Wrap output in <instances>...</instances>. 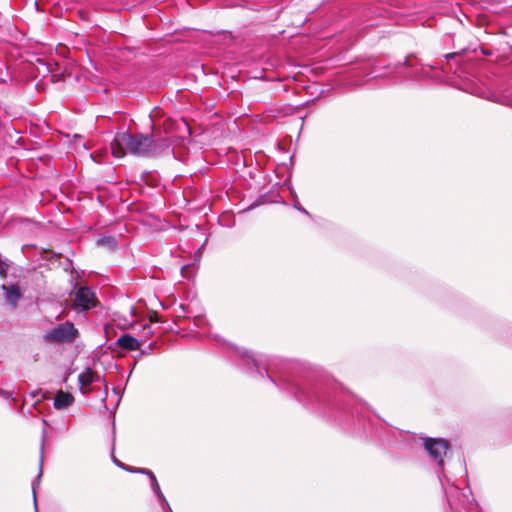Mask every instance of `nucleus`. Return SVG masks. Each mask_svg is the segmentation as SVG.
I'll list each match as a JSON object with an SVG mask.
<instances>
[{
    "label": "nucleus",
    "instance_id": "0eeeda50",
    "mask_svg": "<svg viewBox=\"0 0 512 512\" xmlns=\"http://www.w3.org/2000/svg\"><path fill=\"white\" fill-rule=\"evenodd\" d=\"M117 345L122 349L135 351L140 348L141 343L130 334H123L117 339Z\"/></svg>",
    "mask_w": 512,
    "mask_h": 512
},
{
    "label": "nucleus",
    "instance_id": "6e6552de",
    "mask_svg": "<svg viewBox=\"0 0 512 512\" xmlns=\"http://www.w3.org/2000/svg\"><path fill=\"white\" fill-rule=\"evenodd\" d=\"M73 402V395L62 390L58 391L54 397V407L58 410L69 407Z\"/></svg>",
    "mask_w": 512,
    "mask_h": 512
},
{
    "label": "nucleus",
    "instance_id": "dca6fc26",
    "mask_svg": "<svg viewBox=\"0 0 512 512\" xmlns=\"http://www.w3.org/2000/svg\"><path fill=\"white\" fill-rule=\"evenodd\" d=\"M94 382H102L105 383V379L101 377L98 373L93 371V383Z\"/></svg>",
    "mask_w": 512,
    "mask_h": 512
},
{
    "label": "nucleus",
    "instance_id": "ddd939ff",
    "mask_svg": "<svg viewBox=\"0 0 512 512\" xmlns=\"http://www.w3.org/2000/svg\"><path fill=\"white\" fill-rule=\"evenodd\" d=\"M8 264L0 258V276L5 277L8 271Z\"/></svg>",
    "mask_w": 512,
    "mask_h": 512
},
{
    "label": "nucleus",
    "instance_id": "9b49d317",
    "mask_svg": "<svg viewBox=\"0 0 512 512\" xmlns=\"http://www.w3.org/2000/svg\"><path fill=\"white\" fill-rule=\"evenodd\" d=\"M78 382L81 389L90 386L93 383V370L91 368H86L79 374Z\"/></svg>",
    "mask_w": 512,
    "mask_h": 512
},
{
    "label": "nucleus",
    "instance_id": "7ed1b4c3",
    "mask_svg": "<svg viewBox=\"0 0 512 512\" xmlns=\"http://www.w3.org/2000/svg\"><path fill=\"white\" fill-rule=\"evenodd\" d=\"M78 336V331L75 328L74 324L66 321L64 323L58 324L53 327L51 330L46 332L43 335V339L45 342L52 343H71Z\"/></svg>",
    "mask_w": 512,
    "mask_h": 512
},
{
    "label": "nucleus",
    "instance_id": "f8f14e48",
    "mask_svg": "<svg viewBox=\"0 0 512 512\" xmlns=\"http://www.w3.org/2000/svg\"><path fill=\"white\" fill-rule=\"evenodd\" d=\"M112 460L113 462L121 469L123 470H126L128 472H134V470L132 469V467L130 466H126L124 463H122L121 461H119L115 456H112Z\"/></svg>",
    "mask_w": 512,
    "mask_h": 512
},
{
    "label": "nucleus",
    "instance_id": "2eb2a0df",
    "mask_svg": "<svg viewBox=\"0 0 512 512\" xmlns=\"http://www.w3.org/2000/svg\"><path fill=\"white\" fill-rule=\"evenodd\" d=\"M0 396H3L11 401L15 400V398L13 397V394L11 392L3 390V389H0Z\"/></svg>",
    "mask_w": 512,
    "mask_h": 512
},
{
    "label": "nucleus",
    "instance_id": "20e7f679",
    "mask_svg": "<svg viewBox=\"0 0 512 512\" xmlns=\"http://www.w3.org/2000/svg\"><path fill=\"white\" fill-rule=\"evenodd\" d=\"M98 303L95 292L87 287L81 286L77 289L73 299V306L77 310L87 311Z\"/></svg>",
    "mask_w": 512,
    "mask_h": 512
},
{
    "label": "nucleus",
    "instance_id": "a211bd4d",
    "mask_svg": "<svg viewBox=\"0 0 512 512\" xmlns=\"http://www.w3.org/2000/svg\"><path fill=\"white\" fill-rule=\"evenodd\" d=\"M103 385H104L105 392H107V389H108L107 382L105 381V383H103Z\"/></svg>",
    "mask_w": 512,
    "mask_h": 512
},
{
    "label": "nucleus",
    "instance_id": "39448f33",
    "mask_svg": "<svg viewBox=\"0 0 512 512\" xmlns=\"http://www.w3.org/2000/svg\"><path fill=\"white\" fill-rule=\"evenodd\" d=\"M424 447L439 465H443V458L450 448L447 440L442 438H426L424 440Z\"/></svg>",
    "mask_w": 512,
    "mask_h": 512
},
{
    "label": "nucleus",
    "instance_id": "423d86ee",
    "mask_svg": "<svg viewBox=\"0 0 512 512\" xmlns=\"http://www.w3.org/2000/svg\"><path fill=\"white\" fill-rule=\"evenodd\" d=\"M1 290L4 292V298L5 301L12 307L16 308L18 305V301L22 297V293L20 291V288L16 284L1 285Z\"/></svg>",
    "mask_w": 512,
    "mask_h": 512
},
{
    "label": "nucleus",
    "instance_id": "9d476101",
    "mask_svg": "<svg viewBox=\"0 0 512 512\" xmlns=\"http://www.w3.org/2000/svg\"><path fill=\"white\" fill-rule=\"evenodd\" d=\"M150 480H151V489L153 490V492L157 495L162 507L165 509L167 508L168 509V512H172L168 502L166 501V498L165 496L163 495V493L161 492V489H160V486L158 484V481L155 477L154 474H151L149 476Z\"/></svg>",
    "mask_w": 512,
    "mask_h": 512
},
{
    "label": "nucleus",
    "instance_id": "f3484780",
    "mask_svg": "<svg viewBox=\"0 0 512 512\" xmlns=\"http://www.w3.org/2000/svg\"><path fill=\"white\" fill-rule=\"evenodd\" d=\"M297 210H299L300 212L306 214V215H309L308 211L306 209H304L303 207L301 206H295Z\"/></svg>",
    "mask_w": 512,
    "mask_h": 512
},
{
    "label": "nucleus",
    "instance_id": "1a4fd4ad",
    "mask_svg": "<svg viewBox=\"0 0 512 512\" xmlns=\"http://www.w3.org/2000/svg\"><path fill=\"white\" fill-rule=\"evenodd\" d=\"M45 439H46V428L44 427L42 430V438H41V447H40V462H39V474L36 478V482L32 485V491H33V498H34V505L35 509L37 510V503H36V486L39 484L41 475H42V467H43V461H44V445H45Z\"/></svg>",
    "mask_w": 512,
    "mask_h": 512
},
{
    "label": "nucleus",
    "instance_id": "6ab92c4d",
    "mask_svg": "<svg viewBox=\"0 0 512 512\" xmlns=\"http://www.w3.org/2000/svg\"><path fill=\"white\" fill-rule=\"evenodd\" d=\"M454 56H455V53H450V54L447 55L448 58H452Z\"/></svg>",
    "mask_w": 512,
    "mask_h": 512
},
{
    "label": "nucleus",
    "instance_id": "f257e3e1",
    "mask_svg": "<svg viewBox=\"0 0 512 512\" xmlns=\"http://www.w3.org/2000/svg\"><path fill=\"white\" fill-rule=\"evenodd\" d=\"M235 353L239 356L245 366H253L256 373L263 377L266 374L268 380L275 386L289 391L295 398L306 406L314 405L318 401V374L316 371L305 372L293 378L281 376L276 379L269 372L271 364L264 356H255L244 349L234 347Z\"/></svg>",
    "mask_w": 512,
    "mask_h": 512
},
{
    "label": "nucleus",
    "instance_id": "f03ea898",
    "mask_svg": "<svg viewBox=\"0 0 512 512\" xmlns=\"http://www.w3.org/2000/svg\"><path fill=\"white\" fill-rule=\"evenodd\" d=\"M112 153L121 158L127 152L140 157H157L168 153L170 141L166 137L154 139L141 133L118 132L111 142Z\"/></svg>",
    "mask_w": 512,
    "mask_h": 512
},
{
    "label": "nucleus",
    "instance_id": "aec40b11",
    "mask_svg": "<svg viewBox=\"0 0 512 512\" xmlns=\"http://www.w3.org/2000/svg\"><path fill=\"white\" fill-rule=\"evenodd\" d=\"M42 422H43L44 426L47 425V421L45 419H43Z\"/></svg>",
    "mask_w": 512,
    "mask_h": 512
},
{
    "label": "nucleus",
    "instance_id": "4468645a",
    "mask_svg": "<svg viewBox=\"0 0 512 512\" xmlns=\"http://www.w3.org/2000/svg\"><path fill=\"white\" fill-rule=\"evenodd\" d=\"M132 469L134 470L133 473H141V474H145L147 475L148 477L153 474L152 471H150L149 469H146V468H133Z\"/></svg>",
    "mask_w": 512,
    "mask_h": 512
}]
</instances>
